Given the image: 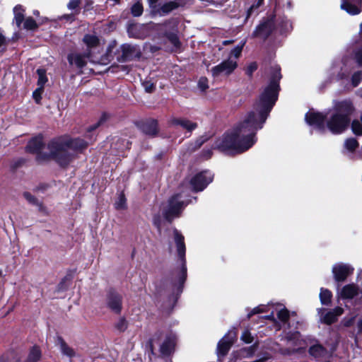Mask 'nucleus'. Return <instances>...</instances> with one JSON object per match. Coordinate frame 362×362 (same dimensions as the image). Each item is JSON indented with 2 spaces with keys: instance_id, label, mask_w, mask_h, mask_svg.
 I'll return each instance as SVG.
<instances>
[{
  "instance_id": "1",
  "label": "nucleus",
  "mask_w": 362,
  "mask_h": 362,
  "mask_svg": "<svg viewBox=\"0 0 362 362\" xmlns=\"http://www.w3.org/2000/svg\"><path fill=\"white\" fill-rule=\"evenodd\" d=\"M269 83L263 89L258 100L249 112L229 133H226L215 144V148L230 153H241L250 148L256 142V133L263 127L269 112L278 99L281 78V68H271Z\"/></svg>"
},
{
  "instance_id": "2",
  "label": "nucleus",
  "mask_w": 362,
  "mask_h": 362,
  "mask_svg": "<svg viewBox=\"0 0 362 362\" xmlns=\"http://www.w3.org/2000/svg\"><path fill=\"white\" fill-rule=\"evenodd\" d=\"M355 111L353 102L350 99L335 101L332 109L326 115L321 112H309L305 115V121L317 130L323 133L326 128L333 134L344 132L351 124L353 133L356 136L362 135L361 120L354 119L351 123V116Z\"/></svg>"
},
{
  "instance_id": "3",
  "label": "nucleus",
  "mask_w": 362,
  "mask_h": 362,
  "mask_svg": "<svg viewBox=\"0 0 362 362\" xmlns=\"http://www.w3.org/2000/svg\"><path fill=\"white\" fill-rule=\"evenodd\" d=\"M88 145V141L81 138L62 137L52 140L47 148L51 151L54 160L61 167L65 168L74 158V153L81 152Z\"/></svg>"
},
{
  "instance_id": "4",
  "label": "nucleus",
  "mask_w": 362,
  "mask_h": 362,
  "mask_svg": "<svg viewBox=\"0 0 362 362\" xmlns=\"http://www.w3.org/2000/svg\"><path fill=\"white\" fill-rule=\"evenodd\" d=\"M173 233L177 255L180 261V269L173 273L172 278L167 281L166 286L168 290L172 293L173 300H176L178 296L182 292L183 285L187 279L186 248L184 236L177 229H174Z\"/></svg>"
},
{
  "instance_id": "5",
  "label": "nucleus",
  "mask_w": 362,
  "mask_h": 362,
  "mask_svg": "<svg viewBox=\"0 0 362 362\" xmlns=\"http://www.w3.org/2000/svg\"><path fill=\"white\" fill-rule=\"evenodd\" d=\"M187 204L182 200L181 194H176L172 196L167 202L162 204L160 210L165 219L171 222L175 218L180 216Z\"/></svg>"
},
{
  "instance_id": "6",
  "label": "nucleus",
  "mask_w": 362,
  "mask_h": 362,
  "mask_svg": "<svg viewBox=\"0 0 362 362\" xmlns=\"http://www.w3.org/2000/svg\"><path fill=\"white\" fill-rule=\"evenodd\" d=\"M44 146L43 136L38 134L28 142L25 149L27 152L35 154L36 160L39 163L47 161L49 159L54 160V156L52 155V152L49 149L48 153L42 151Z\"/></svg>"
},
{
  "instance_id": "7",
  "label": "nucleus",
  "mask_w": 362,
  "mask_h": 362,
  "mask_svg": "<svg viewBox=\"0 0 362 362\" xmlns=\"http://www.w3.org/2000/svg\"><path fill=\"white\" fill-rule=\"evenodd\" d=\"M179 21L177 18H170L163 23L157 25V30L163 31V35L175 47H180V42L177 36V26Z\"/></svg>"
},
{
  "instance_id": "8",
  "label": "nucleus",
  "mask_w": 362,
  "mask_h": 362,
  "mask_svg": "<svg viewBox=\"0 0 362 362\" xmlns=\"http://www.w3.org/2000/svg\"><path fill=\"white\" fill-rule=\"evenodd\" d=\"M214 174L209 170H204L197 173L190 180V185L193 191L201 192L212 182Z\"/></svg>"
},
{
  "instance_id": "9",
  "label": "nucleus",
  "mask_w": 362,
  "mask_h": 362,
  "mask_svg": "<svg viewBox=\"0 0 362 362\" xmlns=\"http://www.w3.org/2000/svg\"><path fill=\"white\" fill-rule=\"evenodd\" d=\"M238 62L233 59H227L219 64L212 67V76L216 78L221 75H230L237 68Z\"/></svg>"
},
{
  "instance_id": "10",
  "label": "nucleus",
  "mask_w": 362,
  "mask_h": 362,
  "mask_svg": "<svg viewBox=\"0 0 362 362\" xmlns=\"http://www.w3.org/2000/svg\"><path fill=\"white\" fill-rule=\"evenodd\" d=\"M106 305L109 309L116 314H119L122 308V297L117 291L110 290L106 296Z\"/></svg>"
},
{
  "instance_id": "11",
  "label": "nucleus",
  "mask_w": 362,
  "mask_h": 362,
  "mask_svg": "<svg viewBox=\"0 0 362 362\" xmlns=\"http://www.w3.org/2000/svg\"><path fill=\"white\" fill-rule=\"evenodd\" d=\"M235 338L236 333L233 331H229L226 334H225V336L218 343L217 355L218 356H226L229 351Z\"/></svg>"
},
{
  "instance_id": "12",
  "label": "nucleus",
  "mask_w": 362,
  "mask_h": 362,
  "mask_svg": "<svg viewBox=\"0 0 362 362\" xmlns=\"http://www.w3.org/2000/svg\"><path fill=\"white\" fill-rule=\"evenodd\" d=\"M354 272V267L344 263H337L332 267V274L336 281H344Z\"/></svg>"
},
{
  "instance_id": "13",
  "label": "nucleus",
  "mask_w": 362,
  "mask_h": 362,
  "mask_svg": "<svg viewBox=\"0 0 362 362\" xmlns=\"http://www.w3.org/2000/svg\"><path fill=\"white\" fill-rule=\"evenodd\" d=\"M344 313V309L341 307H336L334 309L327 311L324 308L318 310V313L320 315L322 322L327 325H331L335 322L338 317Z\"/></svg>"
},
{
  "instance_id": "14",
  "label": "nucleus",
  "mask_w": 362,
  "mask_h": 362,
  "mask_svg": "<svg viewBox=\"0 0 362 362\" xmlns=\"http://www.w3.org/2000/svg\"><path fill=\"white\" fill-rule=\"evenodd\" d=\"M179 2L175 0L168 1L163 4H159L154 11L150 14L152 17L165 16L180 7Z\"/></svg>"
},
{
  "instance_id": "15",
  "label": "nucleus",
  "mask_w": 362,
  "mask_h": 362,
  "mask_svg": "<svg viewBox=\"0 0 362 362\" xmlns=\"http://www.w3.org/2000/svg\"><path fill=\"white\" fill-rule=\"evenodd\" d=\"M82 42L86 47V52L90 53L91 56L100 45V40L95 34H86L82 39Z\"/></svg>"
},
{
  "instance_id": "16",
  "label": "nucleus",
  "mask_w": 362,
  "mask_h": 362,
  "mask_svg": "<svg viewBox=\"0 0 362 362\" xmlns=\"http://www.w3.org/2000/svg\"><path fill=\"white\" fill-rule=\"evenodd\" d=\"M359 144L354 138H348L344 141L342 153L350 159H355L357 157L356 151Z\"/></svg>"
},
{
  "instance_id": "17",
  "label": "nucleus",
  "mask_w": 362,
  "mask_h": 362,
  "mask_svg": "<svg viewBox=\"0 0 362 362\" xmlns=\"http://www.w3.org/2000/svg\"><path fill=\"white\" fill-rule=\"evenodd\" d=\"M362 0H341V8L350 15H357L361 12Z\"/></svg>"
},
{
  "instance_id": "18",
  "label": "nucleus",
  "mask_w": 362,
  "mask_h": 362,
  "mask_svg": "<svg viewBox=\"0 0 362 362\" xmlns=\"http://www.w3.org/2000/svg\"><path fill=\"white\" fill-rule=\"evenodd\" d=\"M91 57L90 53L83 54L71 53L68 55L67 59L70 64H75L78 68H83L87 63V59Z\"/></svg>"
},
{
  "instance_id": "19",
  "label": "nucleus",
  "mask_w": 362,
  "mask_h": 362,
  "mask_svg": "<svg viewBox=\"0 0 362 362\" xmlns=\"http://www.w3.org/2000/svg\"><path fill=\"white\" fill-rule=\"evenodd\" d=\"M176 341L177 337L175 334L170 333L168 334L160 348L161 354L164 356L170 355L174 350Z\"/></svg>"
},
{
  "instance_id": "20",
  "label": "nucleus",
  "mask_w": 362,
  "mask_h": 362,
  "mask_svg": "<svg viewBox=\"0 0 362 362\" xmlns=\"http://www.w3.org/2000/svg\"><path fill=\"white\" fill-rule=\"evenodd\" d=\"M139 128L146 134L155 136L158 133V124L155 119H148L139 124Z\"/></svg>"
},
{
  "instance_id": "21",
  "label": "nucleus",
  "mask_w": 362,
  "mask_h": 362,
  "mask_svg": "<svg viewBox=\"0 0 362 362\" xmlns=\"http://www.w3.org/2000/svg\"><path fill=\"white\" fill-rule=\"evenodd\" d=\"M273 23L271 21H267L259 25L253 32L254 37H267L272 31Z\"/></svg>"
},
{
  "instance_id": "22",
  "label": "nucleus",
  "mask_w": 362,
  "mask_h": 362,
  "mask_svg": "<svg viewBox=\"0 0 362 362\" xmlns=\"http://www.w3.org/2000/svg\"><path fill=\"white\" fill-rule=\"evenodd\" d=\"M170 122L172 125L181 126L183 129H185L189 132H192L197 127V123L192 122L187 119L173 118L170 119Z\"/></svg>"
},
{
  "instance_id": "23",
  "label": "nucleus",
  "mask_w": 362,
  "mask_h": 362,
  "mask_svg": "<svg viewBox=\"0 0 362 362\" xmlns=\"http://www.w3.org/2000/svg\"><path fill=\"white\" fill-rule=\"evenodd\" d=\"M358 287L354 284L344 286L341 290L340 295L342 298H353L358 294Z\"/></svg>"
},
{
  "instance_id": "24",
  "label": "nucleus",
  "mask_w": 362,
  "mask_h": 362,
  "mask_svg": "<svg viewBox=\"0 0 362 362\" xmlns=\"http://www.w3.org/2000/svg\"><path fill=\"white\" fill-rule=\"evenodd\" d=\"M309 353L315 358H320L324 356L326 354V349L320 344H315L309 349Z\"/></svg>"
},
{
  "instance_id": "25",
  "label": "nucleus",
  "mask_w": 362,
  "mask_h": 362,
  "mask_svg": "<svg viewBox=\"0 0 362 362\" xmlns=\"http://www.w3.org/2000/svg\"><path fill=\"white\" fill-rule=\"evenodd\" d=\"M122 58L123 61H127L132 57L135 47L131 45L124 44L121 46Z\"/></svg>"
},
{
  "instance_id": "26",
  "label": "nucleus",
  "mask_w": 362,
  "mask_h": 362,
  "mask_svg": "<svg viewBox=\"0 0 362 362\" xmlns=\"http://www.w3.org/2000/svg\"><path fill=\"white\" fill-rule=\"evenodd\" d=\"M246 43V40L241 41L237 46H235L230 52L228 59H233L237 62V59L241 55L243 49Z\"/></svg>"
},
{
  "instance_id": "27",
  "label": "nucleus",
  "mask_w": 362,
  "mask_h": 362,
  "mask_svg": "<svg viewBox=\"0 0 362 362\" xmlns=\"http://www.w3.org/2000/svg\"><path fill=\"white\" fill-rule=\"evenodd\" d=\"M24 10L21 7V6H16L13 8L14 13V21L17 27L20 28L24 20Z\"/></svg>"
},
{
  "instance_id": "28",
  "label": "nucleus",
  "mask_w": 362,
  "mask_h": 362,
  "mask_svg": "<svg viewBox=\"0 0 362 362\" xmlns=\"http://www.w3.org/2000/svg\"><path fill=\"white\" fill-rule=\"evenodd\" d=\"M58 341L60 344L61 351L64 355L69 358L75 356V351L74 349L69 347L61 337L58 338Z\"/></svg>"
},
{
  "instance_id": "29",
  "label": "nucleus",
  "mask_w": 362,
  "mask_h": 362,
  "mask_svg": "<svg viewBox=\"0 0 362 362\" xmlns=\"http://www.w3.org/2000/svg\"><path fill=\"white\" fill-rule=\"evenodd\" d=\"M300 334L299 332H288L286 337L288 343L293 344L296 346L301 345L300 339Z\"/></svg>"
},
{
  "instance_id": "30",
  "label": "nucleus",
  "mask_w": 362,
  "mask_h": 362,
  "mask_svg": "<svg viewBox=\"0 0 362 362\" xmlns=\"http://www.w3.org/2000/svg\"><path fill=\"white\" fill-rule=\"evenodd\" d=\"M332 293L328 289L322 288L320 293V298L321 303L323 305H329L331 302Z\"/></svg>"
},
{
  "instance_id": "31",
  "label": "nucleus",
  "mask_w": 362,
  "mask_h": 362,
  "mask_svg": "<svg viewBox=\"0 0 362 362\" xmlns=\"http://www.w3.org/2000/svg\"><path fill=\"white\" fill-rule=\"evenodd\" d=\"M41 357V351L37 346H34L28 357L27 362H37Z\"/></svg>"
},
{
  "instance_id": "32",
  "label": "nucleus",
  "mask_w": 362,
  "mask_h": 362,
  "mask_svg": "<svg viewBox=\"0 0 362 362\" xmlns=\"http://www.w3.org/2000/svg\"><path fill=\"white\" fill-rule=\"evenodd\" d=\"M362 81V70H357L353 71L351 76V86L355 88L357 87Z\"/></svg>"
},
{
  "instance_id": "33",
  "label": "nucleus",
  "mask_w": 362,
  "mask_h": 362,
  "mask_svg": "<svg viewBox=\"0 0 362 362\" xmlns=\"http://www.w3.org/2000/svg\"><path fill=\"white\" fill-rule=\"evenodd\" d=\"M24 198L31 204L37 206L39 209L41 210L43 207L42 204L40 202L37 198H35L33 195H32L28 192H25L23 193Z\"/></svg>"
},
{
  "instance_id": "34",
  "label": "nucleus",
  "mask_w": 362,
  "mask_h": 362,
  "mask_svg": "<svg viewBox=\"0 0 362 362\" xmlns=\"http://www.w3.org/2000/svg\"><path fill=\"white\" fill-rule=\"evenodd\" d=\"M37 74L38 76L37 84L40 88H43L44 85L47 81V78L46 76V71L43 69H38L37 70Z\"/></svg>"
},
{
  "instance_id": "35",
  "label": "nucleus",
  "mask_w": 362,
  "mask_h": 362,
  "mask_svg": "<svg viewBox=\"0 0 362 362\" xmlns=\"http://www.w3.org/2000/svg\"><path fill=\"white\" fill-rule=\"evenodd\" d=\"M143 11V6L140 2L135 3L131 8V13L134 17H139L141 16Z\"/></svg>"
},
{
  "instance_id": "36",
  "label": "nucleus",
  "mask_w": 362,
  "mask_h": 362,
  "mask_svg": "<svg viewBox=\"0 0 362 362\" xmlns=\"http://www.w3.org/2000/svg\"><path fill=\"white\" fill-rule=\"evenodd\" d=\"M127 199L124 197V194L121 193L119 194L117 200L116 201L115 206V208L118 210L124 209L127 207Z\"/></svg>"
},
{
  "instance_id": "37",
  "label": "nucleus",
  "mask_w": 362,
  "mask_h": 362,
  "mask_svg": "<svg viewBox=\"0 0 362 362\" xmlns=\"http://www.w3.org/2000/svg\"><path fill=\"white\" fill-rule=\"evenodd\" d=\"M38 27L36 21L32 18H27L23 24V28L26 30H35Z\"/></svg>"
},
{
  "instance_id": "38",
  "label": "nucleus",
  "mask_w": 362,
  "mask_h": 362,
  "mask_svg": "<svg viewBox=\"0 0 362 362\" xmlns=\"http://www.w3.org/2000/svg\"><path fill=\"white\" fill-rule=\"evenodd\" d=\"M139 29L140 25L139 24H131L127 28V33L130 37L138 38L139 37V34L136 31Z\"/></svg>"
},
{
  "instance_id": "39",
  "label": "nucleus",
  "mask_w": 362,
  "mask_h": 362,
  "mask_svg": "<svg viewBox=\"0 0 362 362\" xmlns=\"http://www.w3.org/2000/svg\"><path fill=\"white\" fill-rule=\"evenodd\" d=\"M277 317L281 322L286 323L289 318V313L287 309L284 308L278 311Z\"/></svg>"
},
{
  "instance_id": "40",
  "label": "nucleus",
  "mask_w": 362,
  "mask_h": 362,
  "mask_svg": "<svg viewBox=\"0 0 362 362\" xmlns=\"http://www.w3.org/2000/svg\"><path fill=\"white\" fill-rule=\"evenodd\" d=\"M208 139L209 138L207 136H202V137L199 138L195 141L194 144L191 145V146L189 147V150L195 151L197 148H200L201 146L208 140Z\"/></svg>"
},
{
  "instance_id": "41",
  "label": "nucleus",
  "mask_w": 362,
  "mask_h": 362,
  "mask_svg": "<svg viewBox=\"0 0 362 362\" xmlns=\"http://www.w3.org/2000/svg\"><path fill=\"white\" fill-rule=\"evenodd\" d=\"M81 0H70L67 4L69 10L75 11L76 13H78V7Z\"/></svg>"
},
{
  "instance_id": "42",
  "label": "nucleus",
  "mask_w": 362,
  "mask_h": 362,
  "mask_svg": "<svg viewBox=\"0 0 362 362\" xmlns=\"http://www.w3.org/2000/svg\"><path fill=\"white\" fill-rule=\"evenodd\" d=\"M354 57L357 63L362 66V43L359 44L358 47L354 52Z\"/></svg>"
},
{
  "instance_id": "43",
  "label": "nucleus",
  "mask_w": 362,
  "mask_h": 362,
  "mask_svg": "<svg viewBox=\"0 0 362 362\" xmlns=\"http://www.w3.org/2000/svg\"><path fill=\"white\" fill-rule=\"evenodd\" d=\"M116 328L120 332H124L127 328V322L124 317H121L116 323Z\"/></svg>"
},
{
  "instance_id": "44",
  "label": "nucleus",
  "mask_w": 362,
  "mask_h": 362,
  "mask_svg": "<svg viewBox=\"0 0 362 362\" xmlns=\"http://www.w3.org/2000/svg\"><path fill=\"white\" fill-rule=\"evenodd\" d=\"M257 69V64L256 62H251L246 68L245 73L246 74L251 77Z\"/></svg>"
},
{
  "instance_id": "45",
  "label": "nucleus",
  "mask_w": 362,
  "mask_h": 362,
  "mask_svg": "<svg viewBox=\"0 0 362 362\" xmlns=\"http://www.w3.org/2000/svg\"><path fill=\"white\" fill-rule=\"evenodd\" d=\"M198 87L202 91L206 90L209 88L208 79L206 77H201L198 81Z\"/></svg>"
},
{
  "instance_id": "46",
  "label": "nucleus",
  "mask_w": 362,
  "mask_h": 362,
  "mask_svg": "<svg viewBox=\"0 0 362 362\" xmlns=\"http://www.w3.org/2000/svg\"><path fill=\"white\" fill-rule=\"evenodd\" d=\"M241 339L245 343L250 344L252 342L253 337L248 330H245L241 335Z\"/></svg>"
},
{
  "instance_id": "47",
  "label": "nucleus",
  "mask_w": 362,
  "mask_h": 362,
  "mask_svg": "<svg viewBox=\"0 0 362 362\" xmlns=\"http://www.w3.org/2000/svg\"><path fill=\"white\" fill-rule=\"evenodd\" d=\"M266 307L264 305H259L252 309V310L247 314V318H250L252 315L265 311Z\"/></svg>"
},
{
  "instance_id": "48",
  "label": "nucleus",
  "mask_w": 362,
  "mask_h": 362,
  "mask_svg": "<svg viewBox=\"0 0 362 362\" xmlns=\"http://www.w3.org/2000/svg\"><path fill=\"white\" fill-rule=\"evenodd\" d=\"M106 119L105 115H103L98 122H97L95 124L90 126L87 131L88 132H91L96 129L100 124Z\"/></svg>"
},
{
  "instance_id": "49",
  "label": "nucleus",
  "mask_w": 362,
  "mask_h": 362,
  "mask_svg": "<svg viewBox=\"0 0 362 362\" xmlns=\"http://www.w3.org/2000/svg\"><path fill=\"white\" fill-rule=\"evenodd\" d=\"M153 225L157 228L159 233L161 231V219L159 215L153 216Z\"/></svg>"
},
{
  "instance_id": "50",
  "label": "nucleus",
  "mask_w": 362,
  "mask_h": 362,
  "mask_svg": "<svg viewBox=\"0 0 362 362\" xmlns=\"http://www.w3.org/2000/svg\"><path fill=\"white\" fill-rule=\"evenodd\" d=\"M158 0H148V4L150 9V14L154 11V9L158 6Z\"/></svg>"
},
{
  "instance_id": "51",
  "label": "nucleus",
  "mask_w": 362,
  "mask_h": 362,
  "mask_svg": "<svg viewBox=\"0 0 362 362\" xmlns=\"http://www.w3.org/2000/svg\"><path fill=\"white\" fill-rule=\"evenodd\" d=\"M211 156H212V149L211 148L204 149L202 153V157L204 159H209L211 157Z\"/></svg>"
},
{
  "instance_id": "52",
  "label": "nucleus",
  "mask_w": 362,
  "mask_h": 362,
  "mask_svg": "<svg viewBox=\"0 0 362 362\" xmlns=\"http://www.w3.org/2000/svg\"><path fill=\"white\" fill-rule=\"evenodd\" d=\"M42 89H43L42 88L39 87L33 93V98L37 103H39L40 100L41 99L40 94H41Z\"/></svg>"
},
{
  "instance_id": "53",
  "label": "nucleus",
  "mask_w": 362,
  "mask_h": 362,
  "mask_svg": "<svg viewBox=\"0 0 362 362\" xmlns=\"http://www.w3.org/2000/svg\"><path fill=\"white\" fill-rule=\"evenodd\" d=\"M144 87L147 93H152L155 89V86L153 85V83L149 82H145L144 83Z\"/></svg>"
},
{
  "instance_id": "54",
  "label": "nucleus",
  "mask_w": 362,
  "mask_h": 362,
  "mask_svg": "<svg viewBox=\"0 0 362 362\" xmlns=\"http://www.w3.org/2000/svg\"><path fill=\"white\" fill-rule=\"evenodd\" d=\"M354 320H355V317H352L349 319L344 318L342 320V323L345 327H350L354 324Z\"/></svg>"
},
{
  "instance_id": "55",
  "label": "nucleus",
  "mask_w": 362,
  "mask_h": 362,
  "mask_svg": "<svg viewBox=\"0 0 362 362\" xmlns=\"http://www.w3.org/2000/svg\"><path fill=\"white\" fill-rule=\"evenodd\" d=\"M349 74L346 73V71L344 69H341V72H339L337 75V79H346L348 78Z\"/></svg>"
},
{
  "instance_id": "56",
  "label": "nucleus",
  "mask_w": 362,
  "mask_h": 362,
  "mask_svg": "<svg viewBox=\"0 0 362 362\" xmlns=\"http://www.w3.org/2000/svg\"><path fill=\"white\" fill-rule=\"evenodd\" d=\"M107 30H112L115 29V28H116L115 23H114L112 21L108 23L107 24Z\"/></svg>"
},
{
  "instance_id": "57",
  "label": "nucleus",
  "mask_w": 362,
  "mask_h": 362,
  "mask_svg": "<svg viewBox=\"0 0 362 362\" xmlns=\"http://www.w3.org/2000/svg\"><path fill=\"white\" fill-rule=\"evenodd\" d=\"M61 18L72 21H74V16L72 14H67V15L63 16Z\"/></svg>"
},
{
  "instance_id": "58",
  "label": "nucleus",
  "mask_w": 362,
  "mask_h": 362,
  "mask_svg": "<svg viewBox=\"0 0 362 362\" xmlns=\"http://www.w3.org/2000/svg\"><path fill=\"white\" fill-rule=\"evenodd\" d=\"M6 40L5 37L1 33H0V47L6 45Z\"/></svg>"
},
{
  "instance_id": "59",
  "label": "nucleus",
  "mask_w": 362,
  "mask_h": 362,
  "mask_svg": "<svg viewBox=\"0 0 362 362\" xmlns=\"http://www.w3.org/2000/svg\"><path fill=\"white\" fill-rule=\"evenodd\" d=\"M358 332H362V319L360 320L358 322Z\"/></svg>"
},
{
  "instance_id": "60",
  "label": "nucleus",
  "mask_w": 362,
  "mask_h": 362,
  "mask_svg": "<svg viewBox=\"0 0 362 362\" xmlns=\"http://www.w3.org/2000/svg\"><path fill=\"white\" fill-rule=\"evenodd\" d=\"M234 41L233 40H224L223 42V45H230L231 43H233Z\"/></svg>"
},
{
  "instance_id": "61",
  "label": "nucleus",
  "mask_w": 362,
  "mask_h": 362,
  "mask_svg": "<svg viewBox=\"0 0 362 362\" xmlns=\"http://www.w3.org/2000/svg\"><path fill=\"white\" fill-rule=\"evenodd\" d=\"M356 94L362 98V88L357 90Z\"/></svg>"
},
{
  "instance_id": "62",
  "label": "nucleus",
  "mask_w": 362,
  "mask_h": 362,
  "mask_svg": "<svg viewBox=\"0 0 362 362\" xmlns=\"http://www.w3.org/2000/svg\"><path fill=\"white\" fill-rule=\"evenodd\" d=\"M267 317L268 319L273 320V319H274V315H273V313H272V314H271V315H267Z\"/></svg>"
},
{
  "instance_id": "63",
  "label": "nucleus",
  "mask_w": 362,
  "mask_h": 362,
  "mask_svg": "<svg viewBox=\"0 0 362 362\" xmlns=\"http://www.w3.org/2000/svg\"><path fill=\"white\" fill-rule=\"evenodd\" d=\"M360 35H361V38H362V23L360 25Z\"/></svg>"
},
{
  "instance_id": "64",
  "label": "nucleus",
  "mask_w": 362,
  "mask_h": 362,
  "mask_svg": "<svg viewBox=\"0 0 362 362\" xmlns=\"http://www.w3.org/2000/svg\"><path fill=\"white\" fill-rule=\"evenodd\" d=\"M33 14H34L35 16H38V15L40 14V13H39V11H38L35 10V11H33Z\"/></svg>"
}]
</instances>
